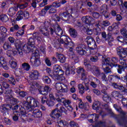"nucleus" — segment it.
<instances>
[{"label": "nucleus", "mask_w": 127, "mask_h": 127, "mask_svg": "<svg viewBox=\"0 0 127 127\" xmlns=\"http://www.w3.org/2000/svg\"><path fill=\"white\" fill-rule=\"evenodd\" d=\"M31 86L30 88V91L33 95H35V94H36V90H35L34 86H36L40 94H41V95H43L44 96L48 95V93L51 91V88H50V87L45 86L43 87L42 86L40 85L38 82L35 81L31 83Z\"/></svg>", "instance_id": "1"}, {"label": "nucleus", "mask_w": 127, "mask_h": 127, "mask_svg": "<svg viewBox=\"0 0 127 127\" xmlns=\"http://www.w3.org/2000/svg\"><path fill=\"white\" fill-rule=\"evenodd\" d=\"M23 105L28 113L30 112V111H32L33 108L39 107V102L34 99L33 97L29 96L27 98L26 101L23 102Z\"/></svg>", "instance_id": "2"}, {"label": "nucleus", "mask_w": 127, "mask_h": 127, "mask_svg": "<svg viewBox=\"0 0 127 127\" xmlns=\"http://www.w3.org/2000/svg\"><path fill=\"white\" fill-rule=\"evenodd\" d=\"M57 108L60 107V109L56 108L55 110H53L50 114V116L53 120H55V119H59L60 117H62V113H64L67 115V110L65 109V107L62 106L61 104H58L56 105Z\"/></svg>", "instance_id": "3"}, {"label": "nucleus", "mask_w": 127, "mask_h": 127, "mask_svg": "<svg viewBox=\"0 0 127 127\" xmlns=\"http://www.w3.org/2000/svg\"><path fill=\"white\" fill-rule=\"evenodd\" d=\"M22 106L21 105H16L14 107H12V105H9V104H3L0 106V109L2 111L3 113V116H6V114L5 113H7V115H8V112L9 111H13V113H14V111L16 112V110L18 109V108L20 109Z\"/></svg>", "instance_id": "4"}, {"label": "nucleus", "mask_w": 127, "mask_h": 127, "mask_svg": "<svg viewBox=\"0 0 127 127\" xmlns=\"http://www.w3.org/2000/svg\"><path fill=\"white\" fill-rule=\"evenodd\" d=\"M114 108H115L118 112H119L121 115L120 119L118 120V124L120 126H126L127 127V119H126V112H124L117 104H114Z\"/></svg>", "instance_id": "5"}, {"label": "nucleus", "mask_w": 127, "mask_h": 127, "mask_svg": "<svg viewBox=\"0 0 127 127\" xmlns=\"http://www.w3.org/2000/svg\"><path fill=\"white\" fill-rule=\"evenodd\" d=\"M60 6H61V3L60 2H54L52 4L45 6L44 9H42L41 11V12H42V13H43V12L44 13H45L44 10H46V11L49 10V13L50 14H52V13H56V12H57V10L55 8H58V7H60ZM53 7H55V8Z\"/></svg>", "instance_id": "6"}, {"label": "nucleus", "mask_w": 127, "mask_h": 127, "mask_svg": "<svg viewBox=\"0 0 127 127\" xmlns=\"http://www.w3.org/2000/svg\"><path fill=\"white\" fill-rule=\"evenodd\" d=\"M117 53L118 55L119 56V62H121L123 64V61H126L127 59L125 58H127V49L124 48L122 47H119L116 48Z\"/></svg>", "instance_id": "7"}, {"label": "nucleus", "mask_w": 127, "mask_h": 127, "mask_svg": "<svg viewBox=\"0 0 127 127\" xmlns=\"http://www.w3.org/2000/svg\"><path fill=\"white\" fill-rule=\"evenodd\" d=\"M63 93H60L59 92H58L56 93V97H54L53 99L54 100H56L58 103H63L64 105L66 107L67 106H69L70 104H71V101L69 100H66L65 99V98L63 97Z\"/></svg>", "instance_id": "8"}, {"label": "nucleus", "mask_w": 127, "mask_h": 127, "mask_svg": "<svg viewBox=\"0 0 127 127\" xmlns=\"http://www.w3.org/2000/svg\"><path fill=\"white\" fill-rule=\"evenodd\" d=\"M35 45V40L32 38L30 37L28 39V46H31V47H33V49H32V52L33 53V54H34L35 58H39V52H38V50L34 47V45Z\"/></svg>", "instance_id": "9"}, {"label": "nucleus", "mask_w": 127, "mask_h": 127, "mask_svg": "<svg viewBox=\"0 0 127 127\" xmlns=\"http://www.w3.org/2000/svg\"><path fill=\"white\" fill-rule=\"evenodd\" d=\"M56 88L58 91L57 93H60V94L68 92V86L62 83H57L56 84Z\"/></svg>", "instance_id": "10"}, {"label": "nucleus", "mask_w": 127, "mask_h": 127, "mask_svg": "<svg viewBox=\"0 0 127 127\" xmlns=\"http://www.w3.org/2000/svg\"><path fill=\"white\" fill-rule=\"evenodd\" d=\"M63 40L65 41V44L64 45V47L65 48L68 49L69 48V52H73V47H74V43L72 42V40H71L69 37L68 38H64Z\"/></svg>", "instance_id": "11"}, {"label": "nucleus", "mask_w": 127, "mask_h": 127, "mask_svg": "<svg viewBox=\"0 0 127 127\" xmlns=\"http://www.w3.org/2000/svg\"><path fill=\"white\" fill-rule=\"evenodd\" d=\"M68 36L66 35H63L61 36V38L57 39H55L53 40V43L55 44V47H57L58 48V47H60V45L62 44L64 46L65 44V41L63 40L64 38L67 39L68 38Z\"/></svg>", "instance_id": "12"}, {"label": "nucleus", "mask_w": 127, "mask_h": 127, "mask_svg": "<svg viewBox=\"0 0 127 127\" xmlns=\"http://www.w3.org/2000/svg\"><path fill=\"white\" fill-rule=\"evenodd\" d=\"M81 20L84 22V23L88 24V25L90 24L94 25V24L96 23V19H94L93 17L89 15L82 17Z\"/></svg>", "instance_id": "13"}, {"label": "nucleus", "mask_w": 127, "mask_h": 127, "mask_svg": "<svg viewBox=\"0 0 127 127\" xmlns=\"http://www.w3.org/2000/svg\"><path fill=\"white\" fill-rule=\"evenodd\" d=\"M87 43L88 46L91 50H94L97 48V45L96 44V41L93 39V37L88 36L86 38Z\"/></svg>", "instance_id": "14"}, {"label": "nucleus", "mask_w": 127, "mask_h": 127, "mask_svg": "<svg viewBox=\"0 0 127 127\" xmlns=\"http://www.w3.org/2000/svg\"><path fill=\"white\" fill-rule=\"evenodd\" d=\"M72 11H73V9L71 8L68 10L60 13V16L63 20L67 21V20H68L69 18H70V15L71 14V13H72Z\"/></svg>", "instance_id": "15"}, {"label": "nucleus", "mask_w": 127, "mask_h": 127, "mask_svg": "<svg viewBox=\"0 0 127 127\" xmlns=\"http://www.w3.org/2000/svg\"><path fill=\"white\" fill-rule=\"evenodd\" d=\"M85 49H86V46L85 45H80L76 48L77 53L81 56L86 54L87 52Z\"/></svg>", "instance_id": "16"}, {"label": "nucleus", "mask_w": 127, "mask_h": 127, "mask_svg": "<svg viewBox=\"0 0 127 127\" xmlns=\"http://www.w3.org/2000/svg\"><path fill=\"white\" fill-rule=\"evenodd\" d=\"M108 30L110 31L107 34V40L108 41V44L109 46H112L113 43L114 42V37L112 36V32H111V31H113V30H114V28H113V26H109L108 28Z\"/></svg>", "instance_id": "17"}, {"label": "nucleus", "mask_w": 127, "mask_h": 127, "mask_svg": "<svg viewBox=\"0 0 127 127\" xmlns=\"http://www.w3.org/2000/svg\"><path fill=\"white\" fill-rule=\"evenodd\" d=\"M53 69L54 73H56L58 76H63L64 74V71L62 70V68L59 65H54Z\"/></svg>", "instance_id": "18"}, {"label": "nucleus", "mask_w": 127, "mask_h": 127, "mask_svg": "<svg viewBox=\"0 0 127 127\" xmlns=\"http://www.w3.org/2000/svg\"><path fill=\"white\" fill-rule=\"evenodd\" d=\"M112 86H113L115 89L120 90V91L123 93H127V88H126L122 84H119L116 82H113L112 83Z\"/></svg>", "instance_id": "19"}, {"label": "nucleus", "mask_w": 127, "mask_h": 127, "mask_svg": "<svg viewBox=\"0 0 127 127\" xmlns=\"http://www.w3.org/2000/svg\"><path fill=\"white\" fill-rule=\"evenodd\" d=\"M77 73L78 74H81V80H84L87 79V73L84 68L81 67H78L77 69Z\"/></svg>", "instance_id": "20"}, {"label": "nucleus", "mask_w": 127, "mask_h": 127, "mask_svg": "<svg viewBox=\"0 0 127 127\" xmlns=\"http://www.w3.org/2000/svg\"><path fill=\"white\" fill-rule=\"evenodd\" d=\"M39 77V72L37 70H33L30 72V78L32 80H37Z\"/></svg>", "instance_id": "21"}, {"label": "nucleus", "mask_w": 127, "mask_h": 127, "mask_svg": "<svg viewBox=\"0 0 127 127\" xmlns=\"http://www.w3.org/2000/svg\"><path fill=\"white\" fill-rule=\"evenodd\" d=\"M30 62L33 67H39V65H41V61H40V59L39 58H35L33 62L31 59Z\"/></svg>", "instance_id": "22"}, {"label": "nucleus", "mask_w": 127, "mask_h": 127, "mask_svg": "<svg viewBox=\"0 0 127 127\" xmlns=\"http://www.w3.org/2000/svg\"><path fill=\"white\" fill-rule=\"evenodd\" d=\"M92 73L95 75V77H98L101 74V70L100 67L96 65H94L92 67Z\"/></svg>", "instance_id": "23"}, {"label": "nucleus", "mask_w": 127, "mask_h": 127, "mask_svg": "<svg viewBox=\"0 0 127 127\" xmlns=\"http://www.w3.org/2000/svg\"><path fill=\"white\" fill-rule=\"evenodd\" d=\"M30 112L32 113L34 118H41L42 117V113L38 109L32 110Z\"/></svg>", "instance_id": "24"}, {"label": "nucleus", "mask_w": 127, "mask_h": 127, "mask_svg": "<svg viewBox=\"0 0 127 127\" xmlns=\"http://www.w3.org/2000/svg\"><path fill=\"white\" fill-rule=\"evenodd\" d=\"M12 54L13 55H19L20 56H22L23 55V53L22 52V49H13L11 51Z\"/></svg>", "instance_id": "25"}, {"label": "nucleus", "mask_w": 127, "mask_h": 127, "mask_svg": "<svg viewBox=\"0 0 127 127\" xmlns=\"http://www.w3.org/2000/svg\"><path fill=\"white\" fill-rule=\"evenodd\" d=\"M102 106L104 109L106 110L108 112V113L110 114L111 117H115V114L112 112V109H110V107H109V104L107 103H104L102 104Z\"/></svg>", "instance_id": "26"}, {"label": "nucleus", "mask_w": 127, "mask_h": 127, "mask_svg": "<svg viewBox=\"0 0 127 127\" xmlns=\"http://www.w3.org/2000/svg\"><path fill=\"white\" fill-rule=\"evenodd\" d=\"M18 10L17 7L14 6L10 8L8 11V14L10 16H13L16 12Z\"/></svg>", "instance_id": "27"}, {"label": "nucleus", "mask_w": 127, "mask_h": 127, "mask_svg": "<svg viewBox=\"0 0 127 127\" xmlns=\"http://www.w3.org/2000/svg\"><path fill=\"white\" fill-rule=\"evenodd\" d=\"M68 32L71 37L73 38H76L77 36H78V32H77V30L76 29L70 28L68 30Z\"/></svg>", "instance_id": "28"}, {"label": "nucleus", "mask_w": 127, "mask_h": 127, "mask_svg": "<svg viewBox=\"0 0 127 127\" xmlns=\"http://www.w3.org/2000/svg\"><path fill=\"white\" fill-rule=\"evenodd\" d=\"M3 93L6 95V99H8L9 98H11L12 97V90H11V88H9L6 89H3Z\"/></svg>", "instance_id": "29"}, {"label": "nucleus", "mask_w": 127, "mask_h": 127, "mask_svg": "<svg viewBox=\"0 0 127 127\" xmlns=\"http://www.w3.org/2000/svg\"><path fill=\"white\" fill-rule=\"evenodd\" d=\"M101 106V102L99 101H95L92 105V109L95 110L96 112H99V110L101 109L100 107Z\"/></svg>", "instance_id": "30"}, {"label": "nucleus", "mask_w": 127, "mask_h": 127, "mask_svg": "<svg viewBox=\"0 0 127 127\" xmlns=\"http://www.w3.org/2000/svg\"><path fill=\"white\" fill-rule=\"evenodd\" d=\"M6 102L8 103V104H11V105H16V104H17V99L11 96V97H9V98H6Z\"/></svg>", "instance_id": "31"}, {"label": "nucleus", "mask_w": 127, "mask_h": 127, "mask_svg": "<svg viewBox=\"0 0 127 127\" xmlns=\"http://www.w3.org/2000/svg\"><path fill=\"white\" fill-rule=\"evenodd\" d=\"M57 58L60 63H65L66 62V57L63 54H58L57 55Z\"/></svg>", "instance_id": "32"}, {"label": "nucleus", "mask_w": 127, "mask_h": 127, "mask_svg": "<svg viewBox=\"0 0 127 127\" xmlns=\"http://www.w3.org/2000/svg\"><path fill=\"white\" fill-rule=\"evenodd\" d=\"M55 33L57 34L58 36H63V31L60 26H58L56 28H55Z\"/></svg>", "instance_id": "33"}, {"label": "nucleus", "mask_w": 127, "mask_h": 127, "mask_svg": "<svg viewBox=\"0 0 127 127\" xmlns=\"http://www.w3.org/2000/svg\"><path fill=\"white\" fill-rule=\"evenodd\" d=\"M32 49L30 48V47H28V46L26 44L23 46L22 50L24 51V53H29L30 51H31Z\"/></svg>", "instance_id": "34"}, {"label": "nucleus", "mask_w": 127, "mask_h": 127, "mask_svg": "<svg viewBox=\"0 0 127 127\" xmlns=\"http://www.w3.org/2000/svg\"><path fill=\"white\" fill-rule=\"evenodd\" d=\"M13 114L12 120L14 122H17V121H18V117L20 116V114L17 111H15L13 112Z\"/></svg>", "instance_id": "35"}, {"label": "nucleus", "mask_w": 127, "mask_h": 127, "mask_svg": "<svg viewBox=\"0 0 127 127\" xmlns=\"http://www.w3.org/2000/svg\"><path fill=\"white\" fill-rule=\"evenodd\" d=\"M54 97H56V94H55V96H53L50 99V100H48V101H47V105L49 106V107H53V106H54V101H56V100H55L54 99H53ZM54 100V101H53Z\"/></svg>", "instance_id": "36"}, {"label": "nucleus", "mask_w": 127, "mask_h": 127, "mask_svg": "<svg viewBox=\"0 0 127 127\" xmlns=\"http://www.w3.org/2000/svg\"><path fill=\"white\" fill-rule=\"evenodd\" d=\"M66 75H70V74H72L74 75L75 74V68L74 67H71L70 69H67L65 71Z\"/></svg>", "instance_id": "37"}, {"label": "nucleus", "mask_w": 127, "mask_h": 127, "mask_svg": "<svg viewBox=\"0 0 127 127\" xmlns=\"http://www.w3.org/2000/svg\"><path fill=\"white\" fill-rule=\"evenodd\" d=\"M22 69L26 70V71H29L30 69V65L29 64L24 63L21 64Z\"/></svg>", "instance_id": "38"}, {"label": "nucleus", "mask_w": 127, "mask_h": 127, "mask_svg": "<svg viewBox=\"0 0 127 127\" xmlns=\"http://www.w3.org/2000/svg\"><path fill=\"white\" fill-rule=\"evenodd\" d=\"M97 78H101V80H102V81H105V82H107V81H108L107 75H106V73L104 72L100 73L99 75L97 76Z\"/></svg>", "instance_id": "39"}, {"label": "nucleus", "mask_w": 127, "mask_h": 127, "mask_svg": "<svg viewBox=\"0 0 127 127\" xmlns=\"http://www.w3.org/2000/svg\"><path fill=\"white\" fill-rule=\"evenodd\" d=\"M102 65H108V66H110V64H111V63H110V60L109 59L105 58V57H102Z\"/></svg>", "instance_id": "40"}, {"label": "nucleus", "mask_w": 127, "mask_h": 127, "mask_svg": "<svg viewBox=\"0 0 127 127\" xmlns=\"http://www.w3.org/2000/svg\"><path fill=\"white\" fill-rule=\"evenodd\" d=\"M33 36L37 40L38 42H41V40H42V39H41V37H40V33H37V32H35V33L33 34Z\"/></svg>", "instance_id": "41"}, {"label": "nucleus", "mask_w": 127, "mask_h": 127, "mask_svg": "<svg viewBox=\"0 0 127 127\" xmlns=\"http://www.w3.org/2000/svg\"><path fill=\"white\" fill-rule=\"evenodd\" d=\"M83 30L87 33L88 35H92L93 34V30L88 27H84Z\"/></svg>", "instance_id": "42"}, {"label": "nucleus", "mask_w": 127, "mask_h": 127, "mask_svg": "<svg viewBox=\"0 0 127 127\" xmlns=\"http://www.w3.org/2000/svg\"><path fill=\"white\" fill-rule=\"evenodd\" d=\"M43 81L45 84H50L51 83V79L46 75L43 77Z\"/></svg>", "instance_id": "43"}, {"label": "nucleus", "mask_w": 127, "mask_h": 127, "mask_svg": "<svg viewBox=\"0 0 127 127\" xmlns=\"http://www.w3.org/2000/svg\"><path fill=\"white\" fill-rule=\"evenodd\" d=\"M18 16L16 18V20H20V19H24L23 12L22 11H19L18 12Z\"/></svg>", "instance_id": "44"}, {"label": "nucleus", "mask_w": 127, "mask_h": 127, "mask_svg": "<svg viewBox=\"0 0 127 127\" xmlns=\"http://www.w3.org/2000/svg\"><path fill=\"white\" fill-rule=\"evenodd\" d=\"M15 74L17 77H20L21 76H22L23 72L20 68H17L15 70Z\"/></svg>", "instance_id": "45"}, {"label": "nucleus", "mask_w": 127, "mask_h": 127, "mask_svg": "<svg viewBox=\"0 0 127 127\" xmlns=\"http://www.w3.org/2000/svg\"><path fill=\"white\" fill-rule=\"evenodd\" d=\"M112 77L111 78V81H114V82H119L120 80H121V76L116 75H112Z\"/></svg>", "instance_id": "46"}, {"label": "nucleus", "mask_w": 127, "mask_h": 127, "mask_svg": "<svg viewBox=\"0 0 127 127\" xmlns=\"http://www.w3.org/2000/svg\"><path fill=\"white\" fill-rule=\"evenodd\" d=\"M19 29V27L18 26V25L15 24L10 28V32H14V31H17V30H18Z\"/></svg>", "instance_id": "47"}, {"label": "nucleus", "mask_w": 127, "mask_h": 127, "mask_svg": "<svg viewBox=\"0 0 127 127\" xmlns=\"http://www.w3.org/2000/svg\"><path fill=\"white\" fill-rule=\"evenodd\" d=\"M0 20L3 22H6L8 20V17L6 15H0Z\"/></svg>", "instance_id": "48"}, {"label": "nucleus", "mask_w": 127, "mask_h": 127, "mask_svg": "<svg viewBox=\"0 0 127 127\" xmlns=\"http://www.w3.org/2000/svg\"><path fill=\"white\" fill-rule=\"evenodd\" d=\"M3 48L4 50H8L11 48V44L8 42H5L3 44Z\"/></svg>", "instance_id": "49"}, {"label": "nucleus", "mask_w": 127, "mask_h": 127, "mask_svg": "<svg viewBox=\"0 0 127 127\" xmlns=\"http://www.w3.org/2000/svg\"><path fill=\"white\" fill-rule=\"evenodd\" d=\"M100 11L102 13H103V12L108 11V6L107 4H104L100 7Z\"/></svg>", "instance_id": "50"}, {"label": "nucleus", "mask_w": 127, "mask_h": 127, "mask_svg": "<svg viewBox=\"0 0 127 127\" xmlns=\"http://www.w3.org/2000/svg\"><path fill=\"white\" fill-rule=\"evenodd\" d=\"M102 99L104 102H106V103H108L111 101V97L109 96V95H103L102 97Z\"/></svg>", "instance_id": "51"}, {"label": "nucleus", "mask_w": 127, "mask_h": 127, "mask_svg": "<svg viewBox=\"0 0 127 127\" xmlns=\"http://www.w3.org/2000/svg\"><path fill=\"white\" fill-rule=\"evenodd\" d=\"M14 43L16 48H18V49H21V44H20V40H16L14 41Z\"/></svg>", "instance_id": "52"}, {"label": "nucleus", "mask_w": 127, "mask_h": 127, "mask_svg": "<svg viewBox=\"0 0 127 127\" xmlns=\"http://www.w3.org/2000/svg\"><path fill=\"white\" fill-rule=\"evenodd\" d=\"M84 65L85 66V68L87 69V70L89 71H92L93 70V66L92 67V65L88 63L84 62Z\"/></svg>", "instance_id": "53"}, {"label": "nucleus", "mask_w": 127, "mask_h": 127, "mask_svg": "<svg viewBox=\"0 0 127 127\" xmlns=\"http://www.w3.org/2000/svg\"><path fill=\"white\" fill-rule=\"evenodd\" d=\"M20 113H21V114L22 116H24V115L26 114V108L23 105V107L21 106V107L19 109Z\"/></svg>", "instance_id": "54"}, {"label": "nucleus", "mask_w": 127, "mask_h": 127, "mask_svg": "<svg viewBox=\"0 0 127 127\" xmlns=\"http://www.w3.org/2000/svg\"><path fill=\"white\" fill-rule=\"evenodd\" d=\"M121 33L125 37V38H127V30L126 28H123L121 30Z\"/></svg>", "instance_id": "55"}, {"label": "nucleus", "mask_w": 127, "mask_h": 127, "mask_svg": "<svg viewBox=\"0 0 127 127\" xmlns=\"http://www.w3.org/2000/svg\"><path fill=\"white\" fill-rule=\"evenodd\" d=\"M91 15H92L93 17L96 19H98V18L100 17V13L98 12H92L91 13Z\"/></svg>", "instance_id": "56"}, {"label": "nucleus", "mask_w": 127, "mask_h": 127, "mask_svg": "<svg viewBox=\"0 0 127 127\" xmlns=\"http://www.w3.org/2000/svg\"><path fill=\"white\" fill-rule=\"evenodd\" d=\"M27 5H28V3L27 2H25L23 4H19L18 7L20 9H24L25 7H27Z\"/></svg>", "instance_id": "57"}, {"label": "nucleus", "mask_w": 127, "mask_h": 127, "mask_svg": "<svg viewBox=\"0 0 127 127\" xmlns=\"http://www.w3.org/2000/svg\"><path fill=\"white\" fill-rule=\"evenodd\" d=\"M3 120L4 123L6 125H8V126H10V125H11V120H10V119L7 118L6 117H4Z\"/></svg>", "instance_id": "58"}, {"label": "nucleus", "mask_w": 127, "mask_h": 127, "mask_svg": "<svg viewBox=\"0 0 127 127\" xmlns=\"http://www.w3.org/2000/svg\"><path fill=\"white\" fill-rule=\"evenodd\" d=\"M24 19H28L29 18V12L27 11L23 12Z\"/></svg>", "instance_id": "59"}, {"label": "nucleus", "mask_w": 127, "mask_h": 127, "mask_svg": "<svg viewBox=\"0 0 127 127\" xmlns=\"http://www.w3.org/2000/svg\"><path fill=\"white\" fill-rule=\"evenodd\" d=\"M98 60H99V58L97 56L90 57V61H91L92 62H97Z\"/></svg>", "instance_id": "60"}, {"label": "nucleus", "mask_w": 127, "mask_h": 127, "mask_svg": "<svg viewBox=\"0 0 127 127\" xmlns=\"http://www.w3.org/2000/svg\"><path fill=\"white\" fill-rule=\"evenodd\" d=\"M40 31L41 32H42V34H43V35H44L45 36H48V35H49L48 32H47V29H43L40 30Z\"/></svg>", "instance_id": "61"}, {"label": "nucleus", "mask_w": 127, "mask_h": 127, "mask_svg": "<svg viewBox=\"0 0 127 127\" xmlns=\"http://www.w3.org/2000/svg\"><path fill=\"white\" fill-rule=\"evenodd\" d=\"M69 125L71 127H79V125H78V124H77L74 121H71L69 123Z\"/></svg>", "instance_id": "62"}, {"label": "nucleus", "mask_w": 127, "mask_h": 127, "mask_svg": "<svg viewBox=\"0 0 127 127\" xmlns=\"http://www.w3.org/2000/svg\"><path fill=\"white\" fill-rule=\"evenodd\" d=\"M95 35H100L101 34V28H97L94 29Z\"/></svg>", "instance_id": "63"}, {"label": "nucleus", "mask_w": 127, "mask_h": 127, "mask_svg": "<svg viewBox=\"0 0 127 127\" xmlns=\"http://www.w3.org/2000/svg\"><path fill=\"white\" fill-rule=\"evenodd\" d=\"M45 62L46 64H47V66H51V61H50L49 58H48V57H46L45 59Z\"/></svg>", "instance_id": "64"}]
</instances>
